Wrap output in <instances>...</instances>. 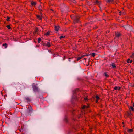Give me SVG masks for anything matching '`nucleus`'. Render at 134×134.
Instances as JSON below:
<instances>
[{
    "mask_svg": "<svg viewBox=\"0 0 134 134\" xmlns=\"http://www.w3.org/2000/svg\"><path fill=\"white\" fill-rule=\"evenodd\" d=\"M55 30L56 31H58L59 29V27L58 26H55Z\"/></svg>",
    "mask_w": 134,
    "mask_h": 134,
    "instance_id": "obj_1",
    "label": "nucleus"
},
{
    "mask_svg": "<svg viewBox=\"0 0 134 134\" xmlns=\"http://www.w3.org/2000/svg\"><path fill=\"white\" fill-rule=\"evenodd\" d=\"M124 27L125 29L127 30H129L130 29V27L128 25L125 26Z\"/></svg>",
    "mask_w": 134,
    "mask_h": 134,
    "instance_id": "obj_2",
    "label": "nucleus"
},
{
    "mask_svg": "<svg viewBox=\"0 0 134 134\" xmlns=\"http://www.w3.org/2000/svg\"><path fill=\"white\" fill-rule=\"evenodd\" d=\"M46 46H47L48 47H49L51 46V44L50 42H48L46 44Z\"/></svg>",
    "mask_w": 134,
    "mask_h": 134,
    "instance_id": "obj_3",
    "label": "nucleus"
},
{
    "mask_svg": "<svg viewBox=\"0 0 134 134\" xmlns=\"http://www.w3.org/2000/svg\"><path fill=\"white\" fill-rule=\"evenodd\" d=\"M94 3L95 4H97L98 5L100 4V3L97 0H96L94 2Z\"/></svg>",
    "mask_w": 134,
    "mask_h": 134,
    "instance_id": "obj_4",
    "label": "nucleus"
},
{
    "mask_svg": "<svg viewBox=\"0 0 134 134\" xmlns=\"http://www.w3.org/2000/svg\"><path fill=\"white\" fill-rule=\"evenodd\" d=\"M36 16L37 18L39 19L40 20H41L42 19V18L41 16L39 15H36Z\"/></svg>",
    "mask_w": 134,
    "mask_h": 134,
    "instance_id": "obj_5",
    "label": "nucleus"
},
{
    "mask_svg": "<svg viewBox=\"0 0 134 134\" xmlns=\"http://www.w3.org/2000/svg\"><path fill=\"white\" fill-rule=\"evenodd\" d=\"M120 88V87H119L115 86L114 87V89L115 90H116L118 89L119 90Z\"/></svg>",
    "mask_w": 134,
    "mask_h": 134,
    "instance_id": "obj_6",
    "label": "nucleus"
},
{
    "mask_svg": "<svg viewBox=\"0 0 134 134\" xmlns=\"http://www.w3.org/2000/svg\"><path fill=\"white\" fill-rule=\"evenodd\" d=\"M114 0H107V2L108 3H112Z\"/></svg>",
    "mask_w": 134,
    "mask_h": 134,
    "instance_id": "obj_7",
    "label": "nucleus"
},
{
    "mask_svg": "<svg viewBox=\"0 0 134 134\" xmlns=\"http://www.w3.org/2000/svg\"><path fill=\"white\" fill-rule=\"evenodd\" d=\"M88 107V106H86V105H83L82 107V109H84L85 108H87Z\"/></svg>",
    "mask_w": 134,
    "mask_h": 134,
    "instance_id": "obj_8",
    "label": "nucleus"
},
{
    "mask_svg": "<svg viewBox=\"0 0 134 134\" xmlns=\"http://www.w3.org/2000/svg\"><path fill=\"white\" fill-rule=\"evenodd\" d=\"M129 108L132 111H133L134 110V109L133 107L132 106H130L129 107Z\"/></svg>",
    "mask_w": 134,
    "mask_h": 134,
    "instance_id": "obj_9",
    "label": "nucleus"
},
{
    "mask_svg": "<svg viewBox=\"0 0 134 134\" xmlns=\"http://www.w3.org/2000/svg\"><path fill=\"white\" fill-rule=\"evenodd\" d=\"M127 62L128 63H131L132 62V60L130 59H128L127 61Z\"/></svg>",
    "mask_w": 134,
    "mask_h": 134,
    "instance_id": "obj_10",
    "label": "nucleus"
},
{
    "mask_svg": "<svg viewBox=\"0 0 134 134\" xmlns=\"http://www.w3.org/2000/svg\"><path fill=\"white\" fill-rule=\"evenodd\" d=\"M31 5H36V2H31Z\"/></svg>",
    "mask_w": 134,
    "mask_h": 134,
    "instance_id": "obj_11",
    "label": "nucleus"
},
{
    "mask_svg": "<svg viewBox=\"0 0 134 134\" xmlns=\"http://www.w3.org/2000/svg\"><path fill=\"white\" fill-rule=\"evenodd\" d=\"M133 130L132 129H129L128 130V132H132Z\"/></svg>",
    "mask_w": 134,
    "mask_h": 134,
    "instance_id": "obj_12",
    "label": "nucleus"
},
{
    "mask_svg": "<svg viewBox=\"0 0 134 134\" xmlns=\"http://www.w3.org/2000/svg\"><path fill=\"white\" fill-rule=\"evenodd\" d=\"M7 44L6 43H5L3 44V46H5V48H6L7 47Z\"/></svg>",
    "mask_w": 134,
    "mask_h": 134,
    "instance_id": "obj_13",
    "label": "nucleus"
},
{
    "mask_svg": "<svg viewBox=\"0 0 134 134\" xmlns=\"http://www.w3.org/2000/svg\"><path fill=\"white\" fill-rule=\"evenodd\" d=\"M91 55L93 57H94L95 55H96V54L95 53H92V54H91Z\"/></svg>",
    "mask_w": 134,
    "mask_h": 134,
    "instance_id": "obj_14",
    "label": "nucleus"
},
{
    "mask_svg": "<svg viewBox=\"0 0 134 134\" xmlns=\"http://www.w3.org/2000/svg\"><path fill=\"white\" fill-rule=\"evenodd\" d=\"M49 34V32H47L45 34V35L46 36L48 35Z\"/></svg>",
    "mask_w": 134,
    "mask_h": 134,
    "instance_id": "obj_15",
    "label": "nucleus"
},
{
    "mask_svg": "<svg viewBox=\"0 0 134 134\" xmlns=\"http://www.w3.org/2000/svg\"><path fill=\"white\" fill-rule=\"evenodd\" d=\"M104 75L105 76L107 77H108L109 76V75H108L106 73H104Z\"/></svg>",
    "mask_w": 134,
    "mask_h": 134,
    "instance_id": "obj_16",
    "label": "nucleus"
},
{
    "mask_svg": "<svg viewBox=\"0 0 134 134\" xmlns=\"http://www.w3.org/2000/svg\"><path fill=\"white\" fill-rule=\"evenodd\" d=\"M82 58V57H78L77 59V61H78L80 59H81V58Z\"/></svg>",
    "mask_w": 134,
    "mask_h": 134,
    "instance_id": "obj_17",
    "label": "nucleus"
},
{
    "mask_svg": "<svg viewBox=\"0 0 134 134\" xmlns=\"http://www.w3.org/2000/svg\"><path fill=\"white\" fill-rule=\"evenodd\" d=\"M96 98L98 100L99 99V97L98 96H96Z\"/></svg>",
    "mask_w": 134,
    "mask_h": 134,
    "instance_id": "obj_18",
    "label": "nucleus"
},
{
    "mask_svg": "<svg viewBox=\"0 0 134 134\" xmlns=\"http://www.w3.org/2000/svg\"><path fill=\"white\" fill-rule=\"evenodd\" d=\"M65 37V36H60L59 38H60V39H61L62 38H64Z\"/></svg>",
    "mask_w": 134,
    "mask_h": 134,
    "instance_id": "obj_19",
    "label": "nucleus"
},
{
    "mask_svg": "<svg viewBox=\"0 0 134 134\" xmlns=\"http://www.w3.org/2000/svg\"><path fill=\"white\" fill-rule=\"evenodd\" d=\"M41 38H38V42L39 43H40V41H41Z\"/></svg>",
    "mask_w": 134,
    "mask_h": 134,
    "instance_id": "obj_20",
    "label": "nucleus"
},
{
    "mask_svg": "<svg viewBox=\"0 0 134 134\" xmlns=\"http://www.w3.org/2000/svg\"><path fill=\"white\" fill-rule=\"evenodd\" d=\"M112 67L113 68L115 67H116L115 65L114 64H112Z\"/></svg>",
    "mask_w": 134,
    "mask_h": 134,
    "instance_id": "obj_21",
    "label": "nucleus"
},
{
    "mask_svg": "<svg viewBox=\"0 0 134 134\" xmlns=\"http://www.w3.org/2000/svg\"><path fill=\"white\" fill-rule=\"evenodd\" d=\"M116 36H119L120 35V34L119 33H117V34L116 33Z\"/></svg>",
    "mask_w": 134,
    "mask_h": 134,
    "instance_id": "obj_22",
    "label": "nucleus"
},
{
    "mask_svg": "<svg viewBox=\"0 0 134 134\" xmlns=\"http://www.w3.org/2000/svg\"><path fill=\"white\" fill-rule=\"evenodd\" d=\"M7 27L9 29H10V27L9 25H7Z\"/></svg>",
    "mask_w": 134,
    "mask_h": 134,
    "instance_id": "obj_23",
    "label": "nucleus"
},
{
    "mask_svg": "<svg viewBox=\"0 0 134 134\" xmlns=\"http://www.w3.org/2000/svg\"><path fill=\"white\" fill-rule=\"evenodd\" d=\"M10 18L8 17H7V20L8 21H9L10 20Z\"/></svg>",
    "mask_w": 134,
    "mask_h": 134,
    "instance_id": "obj_24",
    "label": "nucleus"
},
{
    "mask_svg": "<svg viewBox=\"0 0 134 134\" xmlns=\"http://www.w3.org/2000/svg\"><path fill=\"white\" fill-rule=\"evenodd\" d=\"M131 57L133 58H134V53H132Z\"/></svg>",
    "mask_w": 134,
    "mask_h": 134,
    "instance_id": "obj_25",
    "label": "nucleus"
},
{
    "mask_svg": "<svg viewBox=\"0 0 134 134\" xmlns=\"http://www.w3.org/2000/svg\"><path fill=\"white\" fill-rule=\"evenodd\" d=\"M42 7H41V6H40L39 7H38V8L40 10H42Z\"/></svg>",
    "mask_w": 134,
    "mask_h": 134,
    "instance_id": "obj_26",
    "label": "nucleus"
},
{
    "mask_svg": "<svg viewBox=\"0 0 134 134\" xmlns=\"http://www.w3.org/2000/svg\"><path fill=\"white\" fill-rule=\"evenodd\" d=\"M98 100L97 99L96 100V103H97L98 102Z\"/></svg>",
    "mask_w": 134,
    "mask_h": 134,
    "instance_id": "obj_27",
    "label": "nucleus"
},
{
    "mask_svg": "<svg viewBox=\"0 0 134 134\" xmlns=\"http://www.w3.org/2000/svg\"><path fill=\"white\" fill-rule=\"evenodd\" d=\"M119 13H120V14L121 13V11H120V12H119Z\"/></svg>",
    "mask_w": 134,
    "mask_h": 134,
    "instance_id": "obj_28",
    "label": "nucleus"
},
{
    "mask_svg": "<svg viewBox=\"0 0 134 134\" xmlns=\"http://www.w3.org/2000/svg\"><path fill=\"white\" fill-rule=\"evenodd\" d=\"M78 20H77V21H75V22H77V21H78Z\"/></svg>",
    "mask_w": 134,
    "mask_h": 134,
    "instance_id": "obj_29",
    "label": "nucleus"
},
{
    "mask_svg": "<svg viewBox=\"0 0 134 134\" xmlns=\"http://www.w3.org/2000/svg\"><path fill=\"white\" fill-rule=\"evenodd\" d=\"M133 107H134V103H133Z\"/></svg>",
    "mask_w": 134,
    "mask_h": 134,
    "instance_id": "obj_30",
    "label": "nucleus"
},
{
    "mask_svg": "<svg viewBox=\"0 0 134 134\" xmlns=\"http://www.w3.org/2000/svg\"><path fill=\"white\" fill-rule=\"evenodd\" d=\"M85 100H86L87 99L86 98H86H85Z\"/></svg>",
    "mask_w": 134,
    "mask_h": 134,
    "instance_id": "obj_31",
    "label": "nucleus"
}]
</instances>
